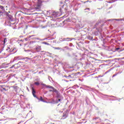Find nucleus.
Wrapping results in <instances>:
<instances>
[{
  "instance_id": "obj_1",
  "label": "nucleus",
  "mask_w": 124,
  "mask_h": 124,
  "mask_svg": "<svg viewBox=\"0 0 124 124\" xmlns=\"http://www.w3.org/2000/svg\"><path fill=\"white\" fill-rule=\"evenodd\" d=\"M46 88H49V89H51L49 90V92H53V93H56V94L57 95V97H59V92L57 91V90H56L55 88L53 87L52 86L48 85H46Z\"/></svg>"
},
{
  "instance_id": "obj_2",
  "label": "nucleus",
  "mask_w": 124,
  "mask_h": 124,
  "mask_svg": "<svg viewBox=\"0 0 124 124\" xmlns=\"http://www.w3.org/2000/svg\"><path fill=\"white\" fill-rule=\"evenodd\" d=\"M42 1L41 0H38L37 5L35 7V9H41L42 6Z\"/></svg>"
},
{
  "instance_id": "obj_3",
  "label": "nucleus",
  "mask_w": 124,
  "mask_h": 124,
  "mask_svg": "<svg viewBox=\"0 0 124 124\" xmlns=\"http://www.w3.org/2000/svg\"><path fill=\"white\" fill-rule=\"evenodd\" d=\"M76 76H77V74H72L70 75H69L67 78L68 79H76V78H77Z\"/></svg>"
},
{
  "instance_id": "obj_4",
  "label": "nucleus",
  "mask_w": 124,
  "mask_h": 124,
  "mask_svg": "<svg viewBox=\"0 0 124 124\" xmlns=\"http://www.w3.org/2000/svg\"><path fill=\"white\" fill-rule=\"evenodd\" d=\"M60 16H61V14H60V12L53 13L52 14V18H57V17H60Z\"/></svg>"
},
{
  "instance_id": "obj_5",
  "label": "nucleus",
  "mask_w": 124,
  "mask_h": 124,
  "mask_svg": "<svg viewBox=\"0 0 124 124\" xmlns=\"http://www.w3.org/2000/svg\"><path fill=\"white\" fill-rule=\"evenodd\" d=\"M67 117H68V113L65 111L63 113V115L62 116V119L64 120V119H66Z\"/></svg>"
},
{
  "instance_id": "obj_6",
  "label": "nucleus",
  "mask_w": 124,
  "mask_h": 124,
  "mask_svg": "<svg viewBox=\"0 0 124 124\" xmlns=\"http://www.w3.org/2000/svg\"><path fill=\"white\" fill-rule=\"evenodd\" d=\"M35 93H36L35 90H34V89L33 88V87H32V93L34 97H37L36 95H35Z\"/></svg>"
},
{
  "instance_id": "obj_7",
  "label": "nucleus",
  "mask_w": 124,
  "mask_h": 124,
  "mask_svg": "<svg viewBox=\"0 0 124 124\" xmlns=\"http://www.w3.org/2000/svg\"><path fill=\"white\" fill-rule=\"evenodd\" d=\"M1 91L2 92H6V91H8V89H7V87H1Z\"/></svg>"
},
{
  "instance_id": "obj_8",
  "label": "nucleus",
  "mask_w": 124,
  "mask_h": 124,
  "mask_svg": "<svg viewBox=\"0 0 124 124\" xmlns=\"http://www.w3.org/2000/svg\"><path fill=\"white\" fill-rule=\"evenodd\" d=\"M36 98H37V99L38 100H40L41 101H42L43 102H45V101H44V99H43V98H42V96H41L40 99L37 97H36Z\"/></svg>"
},
{
  "instance_id": "obj_9",
  "label": "nucleus",
  "mask_w": 124,
  "mask_h": 124,
  "mask_svg": "<svg viewBox=\"0 0 124 124\" xmlns=\"http://www.w3.org/2000/svg\"><path fill=\"white\" fill-rule=\"evenodd\" d=\"M0 9H1L2 11H4V7L2 6H0Z\"/></svg>"
},
{
  "instance_id": "obj_10",
  "label": "nucleus",
  "mask_w": 124,
  "mask_h": 124,
  "mask_svg": "<svg viewBox=\"0 0 124 124\" xmlns=\"http://www.w3.org/2000/svg\"><path fill=\"white\" fill-rule=\"evenodd\" d=\"M86 1L87 0H80L81 2H82V3H86Z\"/></svg>"
},
{
  "instance_id": "obj_11",
  "label": "nucleus",
  "mask_w": 124,
  "mask_h": 124,
  "mask_svg": "<svg viewBox=\"0 0 124 124\" xmlns=\"http://www.w3.org/2000/svg\"><path fill=\"white\" fill-rule=\"evenodd\" d=\"M86 2H90V3L93 2V0H86Z\"/></svg>"
},
{
  "instance_id": "obj_12",
  "label": "nucleus",
  "mask_w": 124,
  "mask_h": 124,
  "mask_svg": "<svg viewBox=\"0 0 124 124\" xmlns=\"http://www.w3.org/2000/svg\"><path fill=\"white\" fill-rule=\"evenodd\" d=\"M38 50H39V51H40V50H41V46H38V47L36 48V50H38Z\"/></svg>"
},
{
  "instance_id": "obj_13",
  "label": "nucleus",
  "mask_w": 124,
  "mask_h": 124,
  "mask_svg": "<svg viewBox=\"0 0 124 124\" xmlns=\"http://www.w3.org/2000/svg\"><path fill=\"white\" fill-rule=\"evenodd\" d=\"M54 49L55 50H61V48L60 47H54Z\"/></svg>"
},
{
  "instance_id": "obj_14",
  "label": "nucleus",
  "mask_w": 124,
  "mask_h": 124,
  "mask_svg": "<svg viewBox=\"0 0 124 124\" xmlns=\"http://www.w3.org/2000/svg\"><path fill=\"white\" fill-rule=\"evenodd\" d=\"M34 84L35 85H36V86H39V82H35Z\"/></svg>"
},
{
  "instance_id": "obj_15",
  "label": "nucleus",
  "mask_w": 124,
  "mask_h": 124,
  "mask_svg": "<svg viewBox=\"0 0 124 124\" xmlns=\"http://www.w3.org/2000/svg\"><path fill=\"white\" fill-rule=\"evenodd\" d=\"M13 88L15 90H17V89H18V87H17V86H13Z\"/></svg>"
},
{
  "instance_id": "obj_16",
  "label": "nucleus",
  "mask_w": 124,
  "mask_h": 124,
  "mask_svg": "<svg viewBox=\"0 0 124 124\" xmlns=\"http://www.w3.org/2000/svg\"><path fill=\"white\" fill-rule=\"evenodd\" d=\"M118 50H120V47H117L116 48V51H118Z\"/></svg>"
},
{
  "instance_id": "obj_17",
  "label": "nucleus",
  "mask_w": 124,
  "mask_h": 124,
  "mask_svg": "<svg viewBox=\"0 0 124 124\" xmlns=\"http://www.w3.org/2000/svg\"><path fill=\"white\" fill-rule=\"evenodd\" d=\"M115 76H117V74H114L112 76V78L115 77Z\"/></svg>"
},
{
  "instance_id": "obj_18",
  "label": "nucleus",
  "mask_w": 124,
  "mask_h": 124,
  "mask_svg": "<svg viewBox=\"0 0 124 124\" xmlns=\"http://www.w3.org/2000/svg\"><path fill=\"white\" fill-rule=\"evenodd\" d=\"M6 40V38H5L4 39V44H5V41Z\"/></svg>"
},
{
  "instance_id": "obj_19",
  "label": "nucleus",
  "mask_w": 124,
  "mask_h": 124,
  "mask_svg": "<svg viewBox=\"0 0 124 124\" xmlns=\"http://www.w3.org/2000/svg\"><path fill=\"white\" fill-rule=\"evenodd\" d=\"M99 117H96V118H94V119L96 120V119H99Z\"/></svg>"
},
{
  "instance_id": "obj_20",
  "label": "nucleus",
  "mask_w": 124,
  "mask_h": 124,
  "mask_svg": "<svg viewBox=\"0 0 124 124\" xmlns=\"http://www.w3.org/2000/svg\"><path fill=\"white\" fill-rule=\"evenodd\" d=\"M117 21H122V19H117Z\"/></svg>"
},
{
  "instance_id": "obj_21",
  "label": "nucleus",
  "mask_w": 124,
  "mask_h": 124,
  "mask_svg": "<svg viewBox=\"0 0 124 124\" xmlns=\"http://www.w3.org/2000/svg\"><path fill=\"white\" fill-rule=\"evenodd\" d=\"M44 44H47V43L44 42Z\"/></svg>"
},
{
  "instance_id": "obj_22",
  "label": "nucleus",
  "mask_w": 124,
  "mask_h": 124,
  "mask_svg": "<svg viewBox=\"0 0 124 124\" xmlns=\"http://www.w3.org/2000/svg\"><path fill=\"white\" fill-rule=\"evenodd\" d=\"M58 101H61V99H59L58 100Z\"/></svg>"
},
{
  "instance_id": "obj_23",
  "label": "nucleus",
  "mask_w": 124,
  "mask_h": 124,
  "mask_svg": "<svg viewBox=\"0 0 124 124\" xmlns=\"http://www.w3.org/2000/svg\"><path fill=\"white\" fill-rule=\"evenodd\" d=\"M61 4H62L63 3H62V2H61Z\"/></svg>"
},
{
  "instance_id": "obj_24",
  "label": "nucleus",
  "mask_w": 124,
  "mask_h": 124,
  "mask_svg": "<svg viewBox=\"0 0 124 124\" xmlns=\"http://www.w3.org/2000/svg\"><path fill=\"white\" fill-rule=\"evenodd\" d=\"M63 6H64V5H62V8H63Z\"/></svg>"
},
{
  "instance_id": "obj_25",
  "label": "nucleus",
  "mask_w": 124,
  "mask_h": 124,
  "mask_svg": "<svg viewBox=\"0 0 124 124\" xmlns=\"http://www.w3.org/2000/svg\"><path fill=\"white\" fill-rule=\"evenodd\" d=\"M60 10H62V9H60Z\"/></svg>"
}]
</instances>
